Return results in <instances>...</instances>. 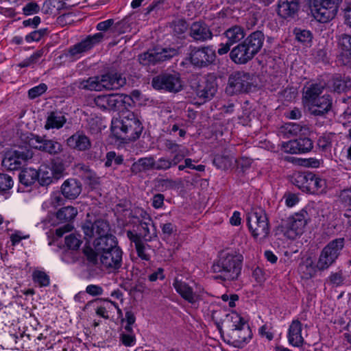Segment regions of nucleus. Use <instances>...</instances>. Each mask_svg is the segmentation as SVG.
Instances as JSON below:
<instances>
[{
    "label": "nucleus",
    "mask_w": 351,
    "mask_h": 351,
    "mask_svg": "<svg viewBox=\"0 0 351 351\" xmlns=\"http://www.w3.org/2000/svg\"><path fill=\"white\" fill-rule=\"evenodd\" d=\"M307 213L301 210L299 213L289 217L282 222L281 232L289 239H295L303 232L306 224Z\"/></svg>",
    "instance_id": "obj_8"
},
{
    "label": "nucleus",
    "mask_w": 351,
    "mask_h": 351,
    "mask_svg": "<svg viewBox=\"0 0 351 351\" xmlns=\"http://www.w3.org/2000/svg\"><path fill=\"white\" fill-rule=\"evenodd\" d=\"M14 182L11 176L0 173V191H6L11 189L13 186Z\"/></svg>",
    "instance_id": "obj_53"
},
{
    "label": "nucleus",
    "mask_w": 351,
    "mask_h": 351,
    "mask_svg": "<svg viewBox=\"0 0 351 351\" xmlns=\"http://www.w3.org/2000/svg\"><path fill=\"white\" fill-rule=\"evenodd\" d=\"M314 18L321 22L327 23L335 18L338 5L335 0H311Z\"/></svg>",
    "instance_id": "obj_10"
},
{
    "label": "nucleus",
    "mask_w": 351,
    "mask_h": 351,
    "mask_svg": "<svg viewBox=\"0 0 351 351\" xmlns=\"http://www.w3.org/2000/svg\"><path fill=\"white\" fill-rule=\"evenodd\" d=\"M332 86L334 91L344 92L351 86L350 80H346L341 76H335L332 80Z\"/></svg>",
    "instance_id": "obj_45"
},
{
    "label": "nucleus",
    "mask_w": 351,
    "mask_h": 351,
    "mask_svg": "<svg viewBox=\"0 0 351 351\" xmlns=\"http://www.w3.org/2000/svg\"><path fill=\"white\" fill-rule=\"evenodd\" d=\"M233 159L229 156L217 155L214 158L213 164L218 169H226L232 165Z\"/></svg>",
    "instance_id": "obj_48"
},
{
    "label": "nucleus",
    "mask_w": 351,
    "mask_h": 351,
    "mask_svg": "<svg viewBox=\"0 0 351 351\" xmlns=\"http://www.w3.org/2000/svg\"><path fill=\"white\" fill-rule=\"evenodd\" d=\"M77 169L80 171L81 176L83 179L88 180L90 184H93L97 182V178L95 173L92 171L89 167L84 164H78Z\"/></svg>",
    "instance_id": "obj_46"
},
{
    "label": "nucleus",
    "mask_w": 351,
    "mask_h": 351,
    "mask_svg": "<svg viewBox=\"0 0 351 351\" xmlns=\"http://www.w3.org/2000/svg\"><path fill=\"white\" fill-rule=\"evenodd\" d=\"M82 230L86 239L93 242L95 239L110 232L109 224L102 219L96 220L94 223L86 221L82 226Z\"/></svg>",
    "instance_id": "obj_19"
},
{
    "label": "nucleus",
    "mask_w": 351,
    "mask_h": 351,
    "mask_svg": "<svg viewBox=\"0 0 351 351\" xmlns=\"http://www.w3.org/2000/svg\"><path fill=\"white\" fill-rule=\"evenodd\" d=\"M190 35L196 40L204 41L213 36L208 26L202 22L193 23L190 29Z\"/></svg>",
    "instance_id": "obj_28"
},
{
    "label": "nucleus",
    "mask_w": 351,
    "mask_h": 351,
    "mask_svg": "<svg viewBox=\"0 0 351 351\" xmlns=\"http://www.w3.org/2000/svg\"><path fill=\"white\" fill-rule=\"evenodd\" d=\"M42 37L41 30L34 31L25 36V40L29 43L33 41H39Z\"/></svg>",
    "instance_id": "obj_61"
},
{
    "label": "nucleus",
    "mask_w": 351,
    "mask_h": 351,
    "mask_svg": "<svg viewBox=\"0 0 351 351\" xmlns=\"http://www.w3.org/2000/svg\"><path fill=\"white\" fill-rule=\"evenodd\" d=\"M217 91V86L213 81L202 78L196 87V95L204 101L213 98Z\"/></svg>",
    "instance_id": "obj_25"
},
{
    "label": "nucleus",
    "mask_w": 351,
    "mask_h": 351,
    "mask_svg": "<svg viewBox=\"0 0 351 351\" xmlns=\"http://www.w3.org/2000/svg\"><path fill=\"white\" fill-rule=\"evenodd\" d=\"M122 343L126 346H132L135 343V337L130 334H123L121 335Z\"/></svg>",
    "instance_id": "obj_64"
},
{
    "label": "nucleus",
    "mask_w": 351,
    "mask_h": 351,
    "mask_svg": "<svg viewBox=\"0 0 351 351\" xmlns=\"http://www.w3.org/2000/svg\"><path fill=\"white\" fill-rule=\"evenodd\" d=\"M177 53V49L174 48H155L141 54L138 60L145 66L154 65L173 58Z\"/></svg>",
    "instance_id": "obj_12"
},
{
    "label": "nucleus",
    "mask_w": 351,
    "mask_h": 351,
    "mask_svg": "<svg viewBox=\"0 0 351 351\" xmlns=\"http://www.w3.org/2000/svg\"><path fill=\"white\" fill-rule=\"evenodd\" d=\"M20 182L25 186L34 184L38 181L37 170L33 168H26L21 171L19 174Z\"/></svg>",
    "instance_id": "obj_38"
},
{
    "label": "nucleus",
    "mask_w": 351,
    "mask_h": 351,
    "mask_svg": "<svg viewBox=\"0 0 351 351\" xmlns=\"http://www.w3.org/2000/svg\"><path fill=\"white\" fill-rule=\"evenodd\" d=\"M252 84V77L249 73L235 72L229 77L226 92L229 94L245 93L250 89Z\"/></svg>",
    "instance_id": "obj_15"
},
{
    "label": "nucleus",
    "mask_w": 351,
    "mask_h": 351,
    "mask_svg": "<svg viewBox=\"0 0 351 351\" xmlns=\"http://www.w3.org/2000/svg\"><path fill=\"white\" fill-rule=\"evenodd\" d=\"M299 10V3L291 0H279L277 12L282 18L293 16Z\"/></svg>",
    "instance_id": "obj_29"
},
{
    "label": "nucleus",
    "mask_w": 351,
    "mask_h": 351,
    "mask_svg": "<svg viewBox=\"0 0 351 351\" xmlns=\"http://www.w3.org/2000/svg\"><path fill=\"white\" fill-rule=\"evenodd\" d=\"M135 245L138 256L143 260L148 261L150 258V255L147 252L149 246L141 241L136 242Z\"/></svg>",
    "instance_id": "obj_50"
},
{
    "label": "nucleus",
    "mask_w": 351,
    "mask_h": 351,
    "mask_svg": "<svg viewBox=\"0 0 351 351\" xmlns=\"http://www.w3.org/2000/svg\"><path fill=\"white\" fill-rule=\"evenodd\" d=\"M243 261V256L239 252L234 250H225L219 253L212 266V269L223 280H236L241 275Z\"/></svg>",
    "instance_id": "obj_1"
},
{
    "label": "nucleus",
    "mask_w": 351,
    "mask_h": 351,
    "mask_svg": "<svg viewBox=\"0 0 351 351\" xmlns=\"http://www.w3.org/2000/svg\"><path fill=\"white\" fill-rule=\"evenodd\" d=\"M311 178H313L312 173H298L293 177V183L302 191L309 192Z\"/></svg>",
    "instance_id": "obj_36"
},
{
    "label": "nucleus",
    "mask_w": 351,
    "mask_h": 351,
    "mask_svg": "<svg viewBox=\"0 0 351 351\" xmlns=\"http://www.w3.org/2000/svg\"><path fill=\"white\" fill-rule=\"evenodd\" d=\"M131 99L130 97L120 94L99 95L95 99V104L104 110H120Z\"/></svg>",
    "instance_id": "obj_16"
},
{
    "label": "nucleus",
    "mask_w": 351,
    "mask_h": 351,
    "mask_svg": "<svg viewBox=\"0 0 351 351\" xmlns=\"http://www.w3.org/2000/svg\"><path fill=\"white\" fill-rule=\"evenodd\" d=\"M38 172V182L42 186H47L53 182V173L50 165H42Z\"/></svg>",
    "instance_id": "obj_35"
},
{
    "label": "nucleus",
    "mask_w": 351,
    "mask_h": 351,
    "mask_svg": "<svg viewBox=\"0 0 351 351\" xmlns=\"http://www.w3.org/2000/svg\"><path fill=\"white\" fill-rule=\"evenodd\" d=\"M313 148V141L309 138H300L284 142L281 145V149L285 153L297 154L306 153Z\"/></svg>",
    "instance_id": "obj_21"
},
{
    "label": "nucleus",
    "mask_w": 351,
    "mask_h": 351,
    "mask_svg": "<svg viewBox=\"0 0 351 351\" xmlns=\"http://www.w3.org/2000/svg\"><path fill=\"white\" fill-rule=\"evenodd\" d=\"M300 271L304 274L305 278H311L313 276L317 270H319L317 267V264L314 265L313 261L311 258H306L300 265Z\"/></svg>",
    "instance_id": "obj_41"
},
{
    "label": "nucleus",
    "mask_w": 351,
    "mask_h": 351,
    "mask_svg": "<svg viewBox=\"0 0 351 351\" xmlns=\"http://www.w3.org/2000/svg\"><path fill=\"white\" fill-rule=\"evenodd\" d=\"M29 145L36 149L51 155L60 154L62 151V145L51 139H45L39 136H33L29 141Z\"/></svg>",
    "instance_id": "obj_20"
},
{
    "label": "nucleus",
    "mask_w": 351,
    "mask_h": 351,
    "mask_svg": "<svg viewBox=\"0 0 351 351\" xmlns=\"http://www.w3.org/2000/svg\"><path fill=\"white\" fill-rule=\"evenodd\" d=\"M343 10L346 23L351 27V1L346 3Z\"/></svg>",
    "instance_id": "obj_62"
},
{
    "label": "nucleus",
    "mask_w": 351,
    "mask_h": 351,
    "mask_svg": "<svg viewBox=\"0 0 351 351\" xmlns=\"http://www.w3.org/2000/svg\"><path fill=\"white\" fill-rule=\"evenodd\" d=\"M264 39L263 32L256 31L252 33L243 42L253 55L255 56L262 48Z\"/></svg>",
    "instance_id": "obj_30"
},
{
    "label": "nucleus",
    "mask_w": 351,
    "mask_h": 351,
    "mask_svg": "<svg viewBox=\"0 0 351 351\" xmlns=\"http://www.w3.org/2000/svg\"><path fill=\"white\" fill-rule=\"evenodd\" d=\"M86 292L92 296H99L103 294L104 289L96 285H89L86 288Z\"/></svg>",
    "instance_id": "obj_57"
},
{
    "label": "nucleus",
    "mask_w": 351,
    "mask_h": 351,
    "mask_svg": "<svg viewBox=\"0 0 351 351\" xmlns=\"http://www.w3.org/2000/svg\"><path fill=\"white\" fill-rule=\"evenodd\" d=\"M152 86L156 90L169 92H178L182 88V82L177 74H165L155 77L152 80Z\"/></svg>",
    "instance_id": "obj_17"
},
{
    "label": "nucleus",
    "mask_w": 351,
    "mask_h": 351,
    "mask_svg": "<svg viewBox=\"0 0 351 351\" xmlns=\"http://www.w3.org/2000/svg\"><path fill=\"white\" fill-rule=\"evenodd\" d=\"M339 199L345 207L351 209V187L343 189L340 192Z\"/></svg>",
    "instance_id": "obj_54"
},
{
    "label": "nucleus",
    "mask_w": 351,
    "mask_h": 351,
    "mask_svg": "<svg viewBox=\"0 0 351 351\" xmlns=\"http://www.w3.org/2000/svg\"><path fill=\"white\" fill-rule=\"evenodd\" d=\"M193 285L194 287L177 277L174 278L172 284L176 291L182 299L194 305L202 300L204 290L200 285L194 282Z\"/></svg>",
    "instance_id": "obj_9"
},
{
    "label": "nucleus",
    "mask_w": 351,
    "mask_h": 351,
    "mask_svg": "<svg viewBox=\"0 0 351 351\" xmlns=\"http://www.w3.org/2000/svg\"><path fill=\"white\" fill-rule=\"evenodd\" d=\"M63 195L71 199H74L81 193L82 185L75 179H68L64 182L61 187Z\"/></svg>",
    "instance_id": "obj_27"
},
{
    "label": "nucleus",
    "mask_w": 351,
    "mask_h": 351,
    "mask_svg": "<svg viewBox=\"0 0 351 351\" xmlns=\"http://www.w3.org/2000/svg\"><path fill=\"white\" fill-rule=\"evenodd\" d=\"M296 40L302 43L303 46L310 47L313 41V36L310 31L305 29L295 30Z\"/></svg>",
    "instance_id": "obj_44"
},
{
    "label": "nucleus",
    "mask_w": 351,
    "mask_h": 351,
    "mask_svg": "<svg viewBox=\"0 0 351 351\" xmlns=\"http://www.w3.org/2000/svg\"><path fill=\"white\" fill-rule=\"evenodd\" d=\"M103 37L104 36L101 33H96L87 36L84 40L70 47L64 53L65 57L71 61H75L80 59L84 53L99 43Z\"/></svg>",
    "instance_id": "obj_11"
},
{
    "label": "nucleus",
    "mask_w": 351,
    "mask_h": 351,
    "mask_svg": "<svg viewBox=\"0 0 351 351\" xmlns=\"http://www.w3.org/2000/svg\"><path fill=\"white\" fill-rule=\"evenodd\" d=\"M47 90V86L44 83H41L28 90V97L30 99H34L43 95Z\"/></svg>",
    "instance_id": "obj_52"
},
{
    "label": "nucleus",
    "mask_w": 351,
    "mask_h": 351,
    "mask_svg": "<svg viewBox=\"0 0 351 351\" xmlns=\"http://www.w3.org/2000/svg\"><path fill=\"white\" fill-rule=\"evenodd\" d=\"M225 36L230 44L233 45L242 40L245 37V33L241 27L234 25L225 32Z\"/></svg>",
    "instance_id": "obj_37"
},
{
    "label": "nucleus",
    "mask_w": 351,
    "mask_h": 351,
    "mask_svg": "<svg viewBox=\"0 0 351 351\" xmlns=\"http://www.w3.org/2000/svg\"><path fill=\"white\" fill-rule=\"evenodd\" d=\"M324 86L314 84L306 88L304 93L303 101L312 114L322 116L327 113L332 107V99L330 95L322 93Z\"/></svg>",
    "instance_id": "obj_4"
},
{
    "label": "nucleus",
    "mask_w": 351,
    "mask_h": 351,
    "mask_svg": "<svg viewBox=\"0 0 351 351\" xmlns=\"http://www.w3.org/2000/svg\"><path fill=\"white\" fill-rule=\"evenodd\" d=\"M33 156V153L29 149L8 150L2 160V165L10 171L20 169Z\"/></svg>",
    "instance_id": "obj_13"
},
{
    "label": "nucleus",
    "mask_w": 351,
    "mask_h": 351,
    "mask_svg": "<svg viewBox=\"0 0 351 351\" xmlns=\"http://www.w3.org/2000/svg\"><path fill=\"white\" fill-rule=\"evenodd\" d=\"M344 247V239H335L330 241L322 250L317 262V267L319 271L328 269L332 265L341 254Z\"/></svg>",
    "instance_id": "obj_6"
},
{
    "label": "nucleus",
    "mask_w": 351,
    "mask_h": 351,
    "mask_svg": "<svg viewBox=\"0 0 351 351\" xmlns=\"http://www.w3.org/2000/svg\"><path fill=\"white\" fill-rule=\"evenodd\" d=\"M247 226L253 238L258 241H263L269 234L268 218L263 211L254 212L247 215Z\"/></svg>",
    "instance_id": "obj_7"
},
{
    "label": "nucleus",
    "mask_w": 351,
    "mask_h": 351,
    "mask_svg": "<svg viewBox=\"0 0 351 351\" xmlns=\"http://www.w3.org/2000/svg\"><path fill=\"white\" fill-rule=\"evenodd\" d=\"M165 197L162 194H156L152 198V205L154 208L158 209L164 205Z\"/></svg>",
    "instance_id": "obj_60"
},
{
    "label": "nucleus",
    "mask_w": 351,
    "mask_h": 351,
    "mask_svg": "<svg viewBox=\"0 0 351 351\" xmlns=\"http://www.w3.org/2000/svg\"><path fill=\"white\" fill-rule=\"evenodd\" d=\"M311 180H310L311 186H308L310 189L309 193L322 194L325 193L328 188V184L326 179L313 173Z\"/></svg>",
    "instance_id": "obj_34"
},
{
    "label": "nucleus",
    "mask_w": 351,
    "mask_h": 351,
    "mask_svg": "<svg viewBox=\"0 0 351 351\" xmlns=\"http://www.w3.org/2000/svg\"><path fill=\"white\" fill-rule=\"evenodd\" d=\"M306 320V315H300V318L292 320L287 332V339L290 345L294 347H300L304 343V337L307 335L306 332H304V328H306L307 325L304 324L302 322Z\"/></svg>",
    "instance_id": "obj_14"
},
{
    "label": "nucleus",
    "mask_w": 351,
    "mask_h": 351,
    "mask_svg": "<svg viewBox=\"0 0 351 351\" xmlns=\"http://www.w3.org/2000/svg\"><path fill=\"white\" fill-rule=\"evenodd\" d=\"M165 146L171 152L172 156L181 154L182 156V160L189 154V149L186 147L178 145L171 141H167Z\"/></svg>",
    "instance_id": "obj_43"
},
{
    "label": "nucleus",
    "mask_w": 351,
    "mask_h": 351,
    "mask_svg": "<svg viewBox=\"0 0 351 351\" xmlns=\"http://www.w3.org/2000/svg\"><path fill=\"white\" fill-rule=\"evenodd\" d=\"M346 277L341 269L332 271L328 276L327 280L334 287L341 286L345 281Z\"/></svg>",
    "instance_id": "obj_47"
},
{
    "label": "nucleus",
    "mask_w": 351,
    "mask_h": 351,
    "mask_svg": "<svg viewBox=\"0 0 351 351\" xmlns=\"http://www.w3.org/2000/svg\"><path fill=\"white\" fill-rule=\"evenodd\" d=\"M51 170L53 173V177L56 179H58L62 174L64 171L63 165L61 164L53 163L50 165Z\"/></svg>",
    "instance_id": "obj_63"
},
{
    "label": "nucleus",
    "mask_w": 351,
    "mask_h": 351,
    "mask_svg": "<svg viewBox=\"0 0 351 351\" xmlns=\"http://www.w3.org/2000/svg\"><path fill=\"white\" fill-rule=\"evenodd\" d=\"M40 7L36 2H29L23 8V12L25 15H32L39 12Z\"/></svg>",
    "instance_id": "obj_55"
},
{
    "label": "nucleus",
    "mask_w": 351,
    "mask_h": 351,
    "mask_svg": "<svg viewBox=\"0 0 351 351\" xmlns=\"http://www.w3.org/2000/svg\"><path fill=\"white\" fill-rule=\"evenodd\" d=\"M182 156L178 154L172 157L162 156L158 159H154V170L167 171L173 167L176 166L182 161Z\"/></svg>",
    "instance_id": "obj_31"
},
{
    "label": "nucleus",
    "mask_w": 351,
    "mask_h": 351,
    "mask_svg": "<svg viewBox=\"0 0 351 351\" xmlns=\"http://www.w3.org/2000/svg\"><path fill=\"white\" fill-rule=\"evenodd\" d=\"M28 238V234H25L20 230H14V232H12L10 236L12 245H16L19 244L23 239H27Z\"/></svg>",
    "instance_id": "obj_56"
},
{
    "label": "nucleus",
    "mask_w": 351,
    "mask_h": 351,
    "mask_svg": "<svg viewBox=\"0 0 351 351\" xmlns=\"http://www.w3.org/2000/svg\"><path fill=\"white\" fill-rule=\"evenodd\" d=\"M32 278L35 283L40 287H47L49 285V277L43 271L35 270L32 274Z\"/></svg>",
    "instance_id": "obj_49"
},
{
    "label": "nucleus",
    "mask_w": 351,
    "mask_h": 351,
    "mask_svg": "<svg viewBox=\"0 0 351 351\" xmlns=\"http://www.w3.org/2000/svg\"><path fill=\"white\" fill-rule=\"evenodd\" d=\"M340 45L343 46L346 51L351 54V36L342 34L339 40Z\"/></svg>",
    "instance_id": "obj_59"
},
{
    "label": "nucleus",
    "mask_w": 351,
    "mask_h": 351,
    "mask_svg": "<svg viewBox=\"0 0 351 351\" xmlns=\"http://www.w3.org/2000/svg\"><path fill=\"white\" fill-rule=\"evenodd\" d=\"M308 129L306 127H302L299 124L295 123H287L280 128V133L284 137L289 138L290 136H295L302 132L303 130L306 131Z\"/></svg>",
    "instance_id": "obj_39"
},
{
    "label": "nucleus",
    "mask_w": 351,
    "mask_h": 351,
    "mask_svg": "<svg viewBox=\"0 0 351 351\" xmlns=\"http://www.w3.org/2000/svg\"><path fill=\"white\" fill-rule=\"evenodd\" d=\"M66 122V119L61 113L57 112H50L46 120L45 128L49 129H60Z\"/></svg>",
    "instance_id": "obj_33"
},
{
    "label": "nucleus",
    "mask_w": 351,
    "mask_h": 351,
    "mask_svg": "<svg viewBox=\"0 0 351 351\" xmlns=\"http://www.w3.org/2000/svg\"><path fill=\"white\" fill-rule=\"evenodd\" d=\"M154 169V158L153 157H145L139 158L134 162L131 167V171L134 173Z\"/></svg>",
    "instance_id": "obj_32"
},
{
    "label": "nucleus",
    "mask_w": 351,
    "mask_h": 351,
    "mask_svg": "<svg viewBox=\"0 0 351 351\" xmlns=\"http://www.w3.org/2000/svg\"><path fill=\"white\" fill-rule=\"evenodd\" d=\"M65 245L69 249L77 250L81 245V240L77 236L71 234L65 237Z\"/></svg>",
    "instance_id": "obj_51"
},
{
    "label": "nucleus",
    "mask_w": 351,
    "mask_h": 351,
    "mask_svg": "<svg viewBox=\"0 0 351 351\" xmlns=\"http://www.w3.org/2000/svg\"><path fill=\"white\" fill-rule=\"evenodd\" d=\"M77 214V210L73 206H65L56 213V217L60 222L73 220Z\"/></svg>",
    "instance_id": "obj_40"
},
{
    "label": "nucleus",
    "mask_w": 351,
    "mask_h": 351,
    "mask_svg": "<svg viewBox=\"0 0 351 351\" xmlns=\"http://www.w3.org/2000/svg\"><path fill=\"white\" fill-rule=\"evenodd\" d=\"M227 322L231 328L230 335L235 343L241 345L252 338L251 329L246 319L240 314L232 311L227 315Z\"/></svg>",
    "instance_id": "obj_5"
},
{
    "label": "nucleus",
    "mask_w": 351,
    "mask_h": 351,
    "mask_svg": "<svg viewBox=\"0 0 351 351\" xmlns=\"http://www.w3.org/2000/svg\"><path fill=\"white\" fill-rule=\"evenodd\" d=\"M230 56L231 60L236 64H245L254 56L244 42H243L232 49Z\"/></svg>",
    "instance_id": "obj_24"
},
{
    "label": "nucleus",
    "mask_w": 351,
    "mask_h": 351,
    "mask_svg": "<svg viewBox=\"0 0 351 351\" xmlns=\"http://www.w3.org/2000/svg\"><path fill=\"white\" fill-rule=\"evenodd\" d=\"M67 145L77 151L85 152L91 147V141L83 132L78 131L74 133L66 140Z\"/></svg>",
    "instance_id": "obj_23"
},
{
    "label": "nucleus",
    "mask_w": 351,
    "mask_h": 351,
    "mask_svg": "<svg viewBox=\"0 0 351 351\" xmlns=\"http://www.w3.org/2000/svg\"><path fill=\"white\" fill-rule=\"evenodd\" d=\"M125 320L127 322L126 326H125V329L130 332L132 331V326L134 324L136 321V317L134 313L130 310H127L125 312Z\"/></svg>",
    "instance_id": "obj_58"
},
{
    "label": "nucleus",
    "mask_w": 351,
    "mask_h": 351,
    "mask_svg": "<svg viewBox=\"0 0 351 351\" xmlns=\"http://www.w3.org/2000/svg\"><path fill=\"white\" fill-rule=\"evenodd\" d=\"M93 244L95 250L101 254L108 252L114 248H119L117 241L114 236L108 232L106 235H103L100 238L95 239Z\"/></svg>",
    "instance_id": "obj_26"
},
{
    "label": "nucleus",
    "mask_w": 351,
    "mask_h": 351,
    "mask_svg": "<svg viewBox=\"0 0 351 351\" xmlns=\"http://www.w3.org/2000/svg\"><path fill=\"white\" fill-rule=\"evenodd\" d=\"M126 84V78L117 72H108L100 76L90 77L78 81L79 88L86 90L102 91L104 90H115Z\"/></svg>",
    "instance_id": "obj_3"
},
{
    "label": "nucleus",
    "mask_w": 351,
    "mask_h": 351,
    "mask_svg": "<svg viewBox=\"0 0 351 351\" xmlns=\"http://www.w3.org/2000/svg\"><path fill=\"white\" fill-rule=\"evenodd\" d=\"M111 131L117 138L136 140L140 136L143 126L133 112H128L119 118L112 119Z\"/></svg>",
    "instance_id": "obj_2"
},
{
    "label": "nucleus",
    "mask_w": 351,
    "mask_h": 351,
    "mask_svg": "<svg viewBox=\"0 0 351 351\" xmlns=\"http://www.w3.org/2000/svg\"><path fill=\"white\" fill-rule=\"evenodd\" d=\"M122 256L123 252L120 247L114 248L101 254L100 263L106 269L117 270L121 267Z\"/></svg>",
    "instance_id": "obj_22"
},
{
    "label": "nucleus",
    "mask_w": 351,
    "mask_h": 351,
    "mask_svg": "<svg viewBox=\"0 0 351 351\" xmlns=\"http://www.w3.org/2000/svg\"><path fill=\"white\" fill-rule=\"evenodd\" d=\"M191 62L197 66H204L212 63L215 58V50L212 47H193L189 53Z\"/></svg>",
    "instance_id": "obj_18"
},
{
    "label": "nucleus",
    "mask_w": 351,
    "mask_h": 351,
    "mask_svg": "<svg viewBox=\"0 0 351 351\" xmlns=\"http://www.w3.org/2000/svg\"><path fill=\"white\" fill-rule=\"evenodd\" d=\"M46 53L47 52L45 49H40L39 50H37L29 58L21 62L18 66L21 68L33 66L35 64H36L38 62L39 59L42 58L43 56H45Z\"/></svg>",
    "instance_id": "obj_42"
}]
</instances>
